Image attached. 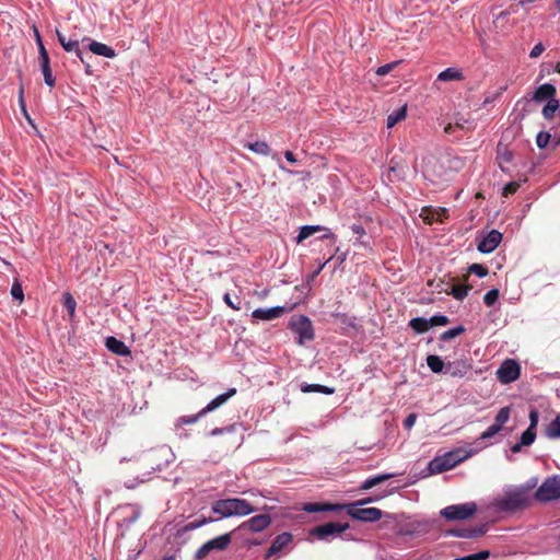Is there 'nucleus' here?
<instances>
[{
  "instance_id": "48",
  "label": "nucleus",
  "mask_w": 560,
  "mask_h": 560,
  "mask_svg": "<svg viewBox=\"0 0 560 560\" xmlns=\"http://www.w3.org/2000/svg\"><path fill=\"white\" fill-rule=\"evenodd\" d=\"M11 294L15 300H23V289L22 285L19 282L13 283L11 288Z\"/></svg>"
},
{
  "instance_id": "24",
  "label": "nucleus",
  "mask_w": 560,
  "mask_h": 560,
  "mask_svg": "<svg viewBox=\"0 0 560 560\" xmlns=\"http://www.w3.org/2000/svg\"><path fill=\"white\" fill-rule=\"evenodd\" d=\"M392 477H393L392 474H382V475H377L372 478H369L362 482V485L360 486V490H362V491L370 490L373 487L390 479Z\"/></svg>"
},
{
  "instance_id": "43",
  "label": "nucleus",
  "mask_w": 560,
  "mask_h": 560,
  "mask_svg": "<svg viewBox=\"0 0 560 560\" xmlns=\"http://www.w3.org/2000/svg\"><path fill=\"white\" fill-rule=\"evenodd\" d=\"M430 328L434 326H445L450 323V318L445 315H434L429 318Z\"/></svg>"
},
{
  "instance_id": "31",
  "label": "nucleus",
  "mask_w": 560,
  "mask_h": 560,
  "mask_svg": "<svg viewBox=\"0 0 560 560\" xmlns=\"http://www.w3.org/2000/svg\"><path fill=\"white\" fill-rule=\"evenodd\" d=\"M546 435L549 439H560V413L556 419L547 427Z\"/></svg>"
},
{
  "instance_id": "28",
  "label": "nucleus",
  "mask_w": 560,
  "mask_h": 560,
  "mask_svg": "<svg viewBox=\"0 0 560 560\" xmlns=\"http://www.w3.org/2000/svg\"><path fill=\"white\" fill-rule=\"evenodd\" d=\"M471 289L470 285L466 284H454L451 288V291H446L447 294H451L456 300H464L467 295L469 290Z\"/></svg>"
},
{
  "instance_id": "17",
  "label": "nucleus",
  "mask_w": 560,
  "mask_h": 560,
  "mask_svg": "<svg viewBox=\"0 0 560 560\" xmlns=\"http://www.w3.org/2000/svg\"><path fill=\"white\" fill-rule=\"evenodd\" d=\"M469 369L470 365L466 361H453L446 363L445 373L452 377H463Z\"/></svg>"
},
{
  "instance_id": "2",
  "label": "nucleus",
  "mask_w": 560,
  "mask_h": 560,
  "mask_svg": "<svg viewBox=\"0 0 560 560\" xmlns=\"http://www.w3.org/2000/svg\"><path fill=\"white\" fill-rule=\"evenodd\" d=\"M530 503L526 489H516L508 492L503 498L494 501V508L500 512H516L526 509Z\"/></svg>"
},
{
  "instance_id": "29",
  "label": "nucleus",
  "mask_w": 560,
  "mask_h": 560,
  "mask_svg": "<svg viewBox=\"0 0 560 560\" xmlns=\"http://www.w3.org/2000/svg\"><path fill=\"white\" fill-rule=\"evenodd\" d=\"M303 393H320L326 395L334 394L335 389L319 384H306L301 387Z\"/></svg>"
},
{
  "instance_id": "19",
  "label": "nucleus",
  "mask_w": 560,
  "mask_h": 560,
  "mask_svg": "<svg viewBox=\"0 0 560 560\" xmlns=\"http://www.w3.org/2000/svg\"><path fill=\"white\" fill-rule=\"evenodd\" d=\"M56 35H57V38H58V42L60 43V45L63 47V49L66 51H74L75 55L80 58V60L82 62H84V58H83V54L82 51L79 49V42L78 40H68L66 38V36L59 32L58 30L56 31Z\"/></svg>"
},
{
  "instance_id": "57",
  "label": "nucleus",
  "mask_w": 560,
  "mask_h": 560,
  "mask_svg": "<svg viewBox=\"0 0 560 560\" xmlns=\"http://www.w3.org/2000/svg\"><path fill=\"white\" fill-rule=\"evenodd\" d=\"M351 230L354 234L361 236L365 233L364 228L361 224H353Z\"/></svg>"
},
{
  "instance_id": "55",
  "label": "nucleus",
  "mask_w": 560,
  "mask_h": 560,
  "mask_svg": "<svg viewBox=\"0 0 560 560\" xmlns=\"http://www.w3.org/2000/svg\"><path fill=\"white\" fill-rule=\"evenodd\" d=\"M34 33H35V39H36V44L38 46V52H42V48H45L44 44H43V40H42V37H40V34L38 32L37 28H34Z\"/></svg>"
},
{
  "instance_id": "45",
  "label": "nucleus",
  "mask_w": 560,
  "mask_h": 560,
  "mask_svg": "<svg viewBox=\"0 0 560 560\" xmlns=\"http://www.w3.org/2000/svg\"><path fill=\"white\" fill-rule=\"evenodd\" d=\"M42 72H43V75H44V81H45V83H46L49 88H54V86H55V83H56V80H55V77L52 75V72H51L50 66H49V67L42 68Z\"/></svg>"
},
{
  "instance_id": "1",
  "label": "nucleus",
  "mask_w": 560,
  "mask_h": 560,
  "mask_svg": "<svg viewBox=\"0 0 560 560\" xmlns=\"http://www.w3.org/2000/svg\"><path fill=\"white\" fill-rule=\"evenodd\" d=\"M211 509L220 517L245 516L256 511L248 501L240 498L218 500L212 504Z\"/></svg>"
},
{
  "instance_id": "50",
  "label": "nucleus",
  "mask_w": 560,
  "mask_h": 560,
  "mask_svg": "<svg viewBox=\"0 0 560 560\" xmlns=\"http://www.w3.org/2000/svg\"><path fill=\"white\" fill-rule=\"evenodd\" d=\"M529 421H530V423H529L528 428L536 430V427L539 421V413L536 409H532L529 411Z\"/></svg>"
},
{
  "instance_id": "27",
  "label": "nucleus",
  "mask_w": 560,
  "mask_h": 560,
  "mask_svg": "<svg viewBox=\"0 0 560 560\" xmlns=\"http://www.w3.org/2000/svg\"><path fill=\"white\" fill-rule=\"evenodd\" d=\"M463 73L454 68H447L438 75V80L444 82L463 80Z\"/></svg>"
},
{
  "instance_id": "6",
  "label": "nucleus",
  "mask_w": 560,
  "mask_h": 560,
  "mask_svg": "<svg viewBox=\"0 0 560 560\" xmlns=\"http://www.w3.org/2000/svg\"><path fill=\"white\" fill-rule=\"evenodd\" d=\"M560 498V477L547 478L535 492V499L540 502H548Z\"/></svg>"
},
{
  "instance_id": "35",
  "label": "nucleus",
  "mask_w": 560,
  "mask_h": 560,
  "mask_svg": "<svg viewBox=\"0 0 560 560\" xmlns=\"http://www.w3.org/2000/svg\"><path fill=\"white\" fill-rule=\"evenodd\" d=\"M63 306L68 311L69 315L72 317L75 313L77 302L74 298L71 295V293L66 292L63 294Z\"/></svg>"
},
{
  "instance_id": "13",
  "label": "nucleus",
  "mask_w": 560,
  "mask_h": 560,
  "mask_svg": "<svg viewBox=\"0 0 560 560\" xmlns=\"http://www.w3.org/2000/svg\"><path fill=\"white\" fill-rule=\"evenodd\" d=\"M236 394L235 388H230L225 393L213 398L205 408L199 411V416H206L224 405L231 397Z\"/></svg>"
},
{
  "instance_id": "38",
  "label": "nucleus",
  "mask_w": 560,
  "mask_h": 560,
  "mask_svg": "<svg viewBox=\"0 0 560 560\" xmlns=\"http://www.w3.org/2000/svg\"><path fill=\"white\" fill-rule=\"evenodd\" d=\"M203 416H199V412L192 416H182L177 419L176 425L183 427V425H189L196 423L200 418Z\"/></svg>"
},
{
  "instance_id": "44",
  "label": "nucleus",
  "mask_w": 560,
  "mask_h": 560,
  "mask_svg": "<svg viewBox=\"0 0 560 560\" xmlns=\"http://www.w3.org/2000/svg\"><path fill=\"white\" fill-rule=\"evenodd\" d=\"M490 552L488 550H483L477 553L468 555L462 558H456L455 560H485L488 559Z\"/></svg>"
},
{
  "instance_id": "58",
  "label": "nucleus",
  "mask_w": 560,
  "mask_h": 560,
  "mask_svg": "<svg viewBox=\"0 0 560 560\" xmlns=\"http://www.w3.org/2000/svg\"><path fill=\"white\" fill-rule=\"evenodd\" d=\"M284 158L290 163H295L296 162L295 155L291 151H285L284 152Z\"/></svg>"
},
{
  "instance_id": "14",
  "label": "nucleus",
  "mask_w": 560,
  "mask_h": 560,
  "mask_svg": "<svg viewBox=\"0 0 560 560\" xmlns=\"http://www.w3.org/2000/svg\"><path fill=\"white\" fill-rule=\"evenodd\" d=\"M343 506L340 503H306L303 506V511L307 513L339 512L343 510Z\"/></svg>"
},
{
  "instance_id": "21",
  "label": "nucleus",
  "mask_w": 560,
  "mask_h": 560,
  "mask_svg": "<svg viewBox=\"0 0 560 560\" xmlns=\"http://www.w3.org/2000/svg\"><path fill=\"white\" fill-rule=\"evenodd\" d=\"M291 539L292 535L290 533L279 534L271 542V546L267 551V556H271L279 552L283 547H285L291 541Z\"/></svg>"
},
{
  "instance_id": "53",
  "label": "nucleus",
  "mask_w": 560,
  "mask_h": 560,
  "mask_svg": "<svg viewBox=\"0 0 560 560\" xmlns=\"http://www.w3.org/2000/svg\"><path fill=\"white\" fill-rule=\"evenodd\" d=\"M395 66H396L395 62L381 66V67L377 68L376 74L377 75H385V74L389 73L395 68Z\"/></svg>"
},
{
  "instance_id": "32",
  "label": "nucleus",
  "mask_w": 560,
  "mask_h": 560,
  "mask_svg": "<svg viewBox=\"0 0 560 560\" xmlns=\"http://www.w3.org/2000/svg\"><path fill=\"white\" fill-rule=\"evenodd\" d=\"M559 108L560 105L558 100H549L542 108V115L546 119H551L555 117V114Z\"/></svg>"
},
{
  "instance_id": "15",
  "label": "nucleus",
  "mask_w": 560,
  "mask_h": 560,
  "mask_svg": "<svg viewBox=\"0 0 560 560\" xmlns=\"http://www.w3.org/2000/svg\"><path fill=\"white\" fill-rule=\"evenodd\" d=\"M556 93H557V90H556L555 85H552L550 83H545V84L539 85L536 89V91L533 95V100L536 102H544V101L549 102V100H557Z\"/></svg>"
},
{
  "instance_id": "25",
  "label": "nucleus",
  "mask_w": 560,
  "mask_h": 560,
  "mask_svg": "<svg viewBox=\"0 0 560 560\" xmlns=\"http://www.w3.org/2000/svg\"><path fill=\"white\" fill-rule=\"evenodd\" d=\"M406 115H407V106L406 105L394 110L387 117V128H393L396 124L404 120L406 118Z\"/></svg>"
},
{
  "instance_id": "63",
  "label": "nucleus",
  "mask_w": 560,
  "mask_h": 560,
  "mask_svg": "<svg viewBox=\"0 0 560 560\" xmlns=\"http://www.w3.org/2000/svg\"><path fill=\"white\" fill-rule=\"evenodd\" d=\"M523 446L524 445H521V441H520L518 443H515L514 445H512L511 451H512V453H518V452H521Z\"/></svg>"
},
{
  "instance_id": "51",
  "label": "nucleus",
  "mask_w": 560,
  "mask_h": 560,
  "mask_svg": "<svg viewBox=\"0 0 560 560\" xmlns=\"http://www.w3.org/2000/svg\"><path fill=\"white\" fill-rule=\"evenodd\" d=\"M545 51V46L542 43H538L536 44L530 52H529V57L530 58H538L542 52Z\"/></svg>"
},
{
  "instance_id": "16",
  "label": "nucleus",
  "mask_w": 560,
  "mask_h": 560,
  "mask_svg": "<svg viewBox=\"0 0 560 560\" xmlns=\"http://www.w3.org/2000/svg\"><path fill=\"white\" fill-rule=\"evenodd\" d=\"M284 313V307L275 306L270 308H257L252 313V316L261 320H271L280 317Z\"/></svg>"
},
{
  "instance_id": "54",
  "label": "nucleus",
  "mask_w": 560,
  "mask_h": 560,
  "mask_svg": "<svg viewBox=\"0 0 560 560\" xmlns=\"http://www.w3.org/2000/svg\"><path fill=\"white\" fill-rule=\"evenodd\" d=\"M416 420H417V415L416 413H409L406 417V419L404 420L405 429L410 430L415 425Z\"/></svg>"
},
{
  "instance_id": "8",
  "label": "nucleus",
  "mask_w": 560,
  "mask_h": 560,
  "mask_svg": "<svg viewBox=\"0 0 560 560\" xmlns=\"http://www.w3.org/2000/svg\"><path fill=\"white\" fill-rule=\"evenodd\" d=\"M290 328L299 336V343L301 345L304 340H312L314 338L312 322L306 316L293 317L290 322Z\"/></svg>"
},
{
  "instance_id": "23",
  "label": "nucleus",
  "mask_w": 560,
  "mask_h": 560,
  "mask_svg": "<svg viewBox=\"0 0 560 560\" xmlns=\"http://www.w3.org/2000/svg\"><path fill=\"white\" fill-rule=\"evenodd\" d=\"M319 231H328L326 228L320 225H304L300 229L299 235L296 237V243L300 244L304 240L308 238L310 236L314 235L316 232Z\"/></svg>"
},
{
  "instance_id": "61",
  "label": "nucleus",
  "mask_w": 560,
  "mask_h": 560,
  "mask_svg": "<svg viewBox=\"0 0 560 560\" xmlns=\"http://www.w3.org/2000/svg\"><path fill=\"white\" fill-rule=\"evenodd\" d=\"M332 259V256H330L324 264L319 265L318 269H315V272L313 275V277H316L317 275L320 273V271L323 270V268L325 267V265L330 261Z\"/></svg>"
},
{
  "instance_id": "34",
  "label": "nucleus",
  "mask_w": 560,
  "mask_h": 560,
  "mask_svg": "<svg viewBox=\"0 0 560 560\" xmlns=\"http://www.w3.org/2000/svg\"><path fill=\"white\" fill-rule=\"evenodd\" d=\"M465 331H466V328L464 326L459 325L457 327H454L452 329H448V330L442 332L440 336V340L446 341V340L456 338V337L460 336L462 334H464Z\"/></svg>"
},
{
  "instance_id": "9",
  "label": "nucleus",
  "mask_w": 560,
  "mask_h": 560,
  "mask_svg": "<svg viewBox=\"0 0 560 560\" xmlns=\"http://www.w3.org/2000/svg\"><path fill=\"white\" fill-rule=\"evenodd\" d=\"M521 375L520 364L512 359H506L497 370V377L502 384H510Z\"/></svg>"
},
{
  "instance_id": "59",
  "label": "nucleus",
  "mask_w": 560,
  "mask_h": 560,
  "mask_svg": "<svg viewBox=\"0 0 560 560\" xmlns=\"http://www.w3.org/2000/svg\"><path fill=\"white\" fill-rule=\"evenodd\" d=\"M374 502V499L373 498H364L362 500H359L357 502H353L352 504H358V505H365V504H369V503H372Z\"/></svg>"
},
{
  "instance_id": "56",
  "label": "nucleus",
  "mask_w": 560,
  "mask_h": 560,
  "mask_svg": "<svg viewBox=\"0 0 560 560\" xmlns=\"http://www.w3.org/2000/svg\"><path fill=\"white\" fill-rule=\"evenodd\" d=\"M23 95H24V89H23V85H21L20 90H19V102H20L22 110L26 114Z\"/></svg>"
},
{
  "instance_id": "64",
  "label": "nucleus",
  "mask_w": 560,
  "mask_h": 560,
  "mask_svg": "<svg viewBox=\"0 0 560 560\" xmlns=\"http://www.w3.org/2000/svg\"><path fill=\"white\" fill-rule=\"evenodd\" d=\"M322 238H330L334 242L336 241V236L332 233H328L322 236Z\"/></svg>"
},
{
  "instance_id": "46",
  "label": "nucleus",
  "mask_w": 560,
  "mask_h": 560,
  "mask_svg": "<svg viewBox=\"0 0 560 560\" xmlns=\"http://www.w3.org/2000/svg\"><path fill=\"white\" fill-rule=\"evenodd\" d=\"M518 188H520V184H518V183H516V182H510V183H508V184L504 186L502 194H503V196H504V197H508V196H510V195L515 194V192L517 191V189H518Z\"/></svg>"
},
{
  "instance_id": "20",
  "label": "nucleus",
  "mask_w": 560,
  "mask_h": 560,
  "mask_svg": "<svg viewBox=\"0 0 560 560\" xmlns=\"http://www.w3.org/2000/svg\"><path fill=\"white\" fill-rule=\"evenodd\" d=\"M106 348L117 355H129V348L116 337H107L105 341Z\"/></svg>"
},
{
  "instance_id": "12",
  "label": "nucleus",
  "mask_w": 560,
  "mask_h": 560,
  "mask_svg": "<svg viewBox=\"0 0 560 560\" xmlns=\"http://www.w3.org/2000/svg\"><path fill=\"white\" fill-rule=\"evenodd\" d=\"M502 233L498 230H491L477 245V249L482 254L492 253L501 243Z\"/></svg>"
},
{
  "instance_id": "11",
  "label": "nucleus",
  "mask_w": 560,
  "mask_h": 560,
  "mask_svg": "<svg viewBox=\"0 0 560 560\" xmlns=\"http://www.w3.org/2000/svg\"><path fill=\"white\" fill-rule=\"evenodd\" d=\"M271 523L269 514H259L250 517L240 525V529H247L252 533H259L266 529Z\"/></svg>"
},
{
  "instance_id": "37",
  "label": "nucleus",
  "mask_w": 560,
  "mask_h": 560,
  "mask_svg": "<svg viewBox=\"0 0 560 560\" xmlns=\"http://www.w3.org/2000/svg\"><path fill=\"white\" fill-rule=\"evenodd\" d=\"M511 409L510 407H503L499 410L494 418V422L500 424L502 428L510 419Z\"/></svg>"
},
{
  "instance_id": "33",
  "label": "nucleus",
  "mask_w": 560,
  "mask_h": 560,
  "mask_svg": "<svg viewBox=\"0 0 560 560\" xmlns=\"http://www.w3.org/2000/svg\"><path fill=\"white\" fill-rule=\"evenodd\" d=\"M250 151L261 154V155H268L270 153L269 145L264 141H256L254 143H248L246 145Z\"/></svg>"
},
{
  "instance_id": "49",
  "label": "nucleus",
  "mask_w": 560,
  "mask_h": 560,
  "mask_svg": "<svg viewBox=\"0 0 560 560\" xmlns=\"http://www.w3.org/2000/svg\"><path fill=\"white\" fill-rule=\"evenodd\" d=\"M213 520L212 518H206V517H201L199 520H195L194 522H190L187 526H186V529H196L198 527H201L202 525L207 524L208 522H212Z\"/></svg>"
},
{
  "instance_id": "3",
  "label": "nucleus",
  "mask_w": 560,
  "mask_h": 560,
  "mask_svg": "<svg viewBox=\"0 0 560 560\" xmlns=\"http://www.w3.org/2000/svg\"><path fill=\"white\" fill-rule=\"evenodd\" d=\"M478 508L475 502L448 505L441 510L440 515L446 521H465L472 517Z\"/></svg>"
},
{
  "instance_id": "39",
  "label": "nucleus",
  "mask_w": 560,
  "mask_h": 560,
  "mask_svg": "<svg viewBox=\"0 0 560 560\" xmlns=\"http://www.w3.org/2000/svg\"><path fill=\"white\" fill-rule=\"evenodd\" d=\"M469 273H474L479 278L486 277L489 273V270L486 266L480 264H472L468 268Z\"/></svg>"
},
{
  "instance_id": "41",
  "label": "nucleus",
  "mask_w": 560,
  "mask_h": 560,
  "mask_svg": "<svg viewBox=\"0 0 560 560\" xmlns=\"http://www.w3.org/2000/svg\"><path fill=\"white\" fill-rule=\"evenodd\" d=\"M499 299V290L492 289L488 291L483 296V302L487 306H492Z\"/></svg>"
},
{
  "instance_id": "30",
  "label": "nucleus",
  "mask_w": 560,
  "mask_h": 560,
  "mask_svg": "<svg viewBox=\"0 0 560 560\" xmlns=\"http://www.w3.org/2000/svg\"><path fill=\"white\" fill-rule=\"evenodd\" d=\"M427 364L430 368V370L434 373H441L443 369L446 366L443 360L439 355L434 354L428 355Z\"/></svg>"
},
{
  "instance_id": "36",
  "label": "nucleus",
  "mask_w": 560,
  "mask_h": 560,
  "mask_svg": "<svg viewBox=\"0 0 560 560\" xmlns=\"http://www.w3.org/2000/svg\"><path fill=\"white\" fill-rule=\"evenodd\" d=\"M536 439V430L527 428L521 436V445L529 446Z\"/></svg>"
},
{
  "instance_id": "4",
  "label": "nucleus",
  "mask_w": 560,
  "mask_h": 560,
  "mask_svg": "<svg viewBox=\"0 0 560 560\" xmlns=\"http://www.w3.org/2000/svg\"><path fill=\"white\" fill-rule=\"evenodd\" d=\"M467 455L459 456V451L448 452L442 456L434 457L428 465L430 474H441L454 468L463 462Z\"/></svg>"
},
{
  "instance_id": "60",
  "label": "nucleus",
  "mask_w": 560,
  "mask_h": 560,
  "mask_svg": "<svg viewBox=\"0 0 560 560\" xmlns=\"http://www.w3.org/2000/svg\"><path fill=\"white\" fill-rule=\"evenodd\" d=\"M225 430L231 431V430H233V427L225 428V429H224V428H217V429H214V430H212V431H211V435H218V434H221V433H223Z\"/></svg>"
},
{
  "instance_id": "40",
  "label": "nucleus",
  "mask_w": 560,
  "mask_h": 560,
  "mask_svg": "<svg viewBox=\"0 0 560 560\" xmlns=\"http://www.w3.org/2000/svg\"><path fill=\"white\" fill-rule=\"evenodd\" d=\"M503 428L493 422L481 435H480V440H487V439H490L492 436H494L495 434H498Z\"/></svg>"
},
{
  "instance_id": "5",
  "label": "nucleus",
  "mask_w": 560,
  "mask_h": 560,
  "mask_svg": "<svg viewBox=\"0 0 560 560\" xmlns=\"http://www.w3.org/2000/svg\"><path fill=\"white\" fill-rule=\"evenodd\" d=\"M343 505V510H347L348 515L357 521L376 522L383 516V512L377 508H363V505L352 503Z\"/></svg>"
},
{
  "instance_id": "52",
  "label": "nucleus",
  "mask_w": 560,
  "mask_h": 560,
  "mask_svg": "<svg viewBox=\"0 0 560 560\" xmlns=\"http://www.w3.org/2000/svg\"><path fill=\"white\" fill-rule=\"evenodd\" d=\"M223 300L224 302L233 310L235 311H240L241 310V300L238 298H236L237 300V304H235L232 299H231V295L229 293H225L224 296H223Z\"/></svg>"
},
{
  "instance_id": "47",
  "label": "nucleus",
  "mask_w": 560,
  "mask_h": 560,
  "mask_svg": "<svg viewBox=\"0 0 560 560\" xmlns=\"http://www.w3.org/2000/svg\"><path fill=\"white\" fill-rule=\"evenodd\" d=\"M38 62L40 65V69L50 66V59L46 48H42V52H38Z\"/></svg>"
},
{
  "instance_id": "26",
  "label": "nucleus",
  "mask_w": 560,
  "mask_h": 560,
  "mask_svg": "<svg viewBox=\"0 0 560 560\" xmlns=\"http://www.w3.org/2000/svg\"><path fill=\"white\" fill-rule=\"evenodd\" d=\"M409 326L418 334L427 332L430 329V322L424 317H415L409 322Z\"/></svg>"
},
{
  "instance_id": "42",
  "label": "nucleus",
  "mask_w": 560,
  "mask_h": 560,
  "mask_svg": "<svg viewBox=\"0 0 560 560\" xmlns=\"http://www.w3.org/2000/svg\"><path fill=\"white\" fill-rule=\"evenodd\" d=\"M550 133L546 131H540L536 137V144L538 148L544 149L548 145L550 141Z\"/></svg>"
},
{
  "instance_id": "62",
  "label": "nucleus",
  "mask_w": 560,
  "mask_h": 560,
  "mask_svg": "<svg viewBox=\"0 0 560 560\" xmlns=\"http://www.w3.org/2000/svg\"><path fill=\"white\" fill-rule=\"evenodd\" d=\"M511 12V9L510 10H506V11H502L500 12L497 18H495V22L501 20V19H505Z\"/></svg>"
},
{
  "instance_id": "7",
  "label": "nucleus",
  "mask_w": 560,
  "mask_h": 560,
  "mask_svg": "<svg viewBox=\"0 0 560 560\" xmlns=\"http://www.w3.org/2000/svg\"><path fill=\"white\" fill-rule=\"evenodd\" d=\"M231 534H223L205 542L195 555L197 560L205 559L212 550H225L231 544Z\"/></svg>"
},
{
  "instance_id": "10",
  "label": "nucleus",
  "mask_w": 560,
  "mask_h": 560,
  "mask_svg": "<svg viewBox=\"0 0 560 560\" xmlns=\"http://www.w3.org/2000/svg\"><path fill=\"white\" fill-rule=\"evenodd\" d=\"M349 524L329 522L323 525H318L311 530V534L318 539H325L330 535L340 534L349 528Z\"/></svg>"
},
{
  "instance_id": "22",
  "label": "nucleus",
  "mask_w": 560,
  "mask_h": 560,
  "mask_svg": "<svg viewBox=\"0 0 560 560\" xmlns=\"http://www.w3.org/2000/svg\"><path fill=\"white\" fill-rule=\"evenodd\" d=\"M89 49L93 54L98 55V56H103V57H107V58L116 57V52L112 47H109L103 43L95 42V40H93L89 45Z\"/></svg>"
},
{
  "instance_id": "18",
  "label": "nucleus",
  "mask_w": 560,
  "mask_h": 560,
  "mask_svg": "<svg viewBox=\"0 0 560 560\" xmlns=\"http://www.w3.org/2000/svg\"><path fill=\"white\" fill-rule=\"evenodd\" d=\"M487 533V525L481 524L470 528H463L458 530H452V534L462 538H477L481 537Z\"/></svg>"
}]
</instances>
